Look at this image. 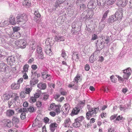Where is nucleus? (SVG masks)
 <instances>
[{
    "instance_id": "1",
    "label": "nucleus",
    "mask_w": 132,
    "mask_h": 132,
    "mask_svg": "<svg viewBox=\"0 0 132 132\" xmlns=\"http://www.w3.org/2000/svg\"><path fill=\"white\" fill-rule=\"evenodd\" d=\"M16 23L20 25L25 23L28 20L27 17L25 14L18 15L17 17Z\"/></svg>"
},
{
    "instance_id": "2",
    "label": "nucleus",
    "mask_w": 132,
    "mask_h": 132,
    "mask_svg": "<svg viewBox=\"0 0 132 132\" xmlns=\"http://www.w3.org/2000/svg\"><path fill=\"white\" fill-rule=\"evenodd\" d=\"M99 109V106L97 108H92L91 110L88 111L86 113V117L87 119L89 120L90 118L89 117H94L95 115H94V114H96L98 112Z\"/></svg>"
},
{
    "instance_id": "3",
    "label": "nucleus",
    "mask_w": 132,
    "mask_h": 132,
    "mask_svg": "<svg viewBox=\"0 0 132 132\" xmlns=\"http://www.w3.org/2000/svg\"><path fill=\"white\" fill-rule=\"evenodd\" d=\"M97 0H90L87 5L88 8L95 9L97 5Z\"/></svg>"
},
{
    "instance_id": "4",
    "label": "nucleus",
    "mask_w": 132,
    "mask_h": 132,
    "mask_svg": "<svg viewBox=\"0 0 132 132\" xmlns=\"http://www.w3.org/2000/svg\"><path fill=\"white\" fill-rule=\"evenodd\" d=\"M123 10L121 9H119L117 11L114 15L116 20L119 19L120 20L121 19L123 15Z\"/></svg>"
},
{
    "instance_id": "5",
    "label": "nucleus",
    "mask_w": 132,
    "mask_h": 132,
    "mask_svg": "<svg viewBox=\"0 0 132 132\" xmlns=\"http://www.w3.org/2000/svg\"><path fill=\"white\" fill-rule=\"evenodd\" d=\"M9 67L7 65L2 62L0 63V72H5L8 71Z\"/></svg>"
},
{
    "instance_id": "6",
    "label": "nucleus",
    "mask_w": 132,
    "mask_h": 132,
    "mask_svg": "<svg viewBox=\"0 0 132 132\" xmlns=\"http://www.w3.org/2000/svg\"><path fill=\"white\" fill-rule=\"evenodd\" d=\"M104 43L101 42L100 40H97L96 43L97 49L98 51L101 50L104 47Z\"/></svg>"
},
{
    "instance_id": "7",
    "label": "nucleus",
    "mask_w": 132,
    "mask_h": 132,
    "mask_svg": "<svg viewBox=\"0 0 132 132\" xmlns=\"http://www.w3.org/2000/svg\"><path fill=\"white\" fill-rule=\"evenodd\" d=\"M14 58V56L12 55L9 56L7 59L8 64L11 65H12L13 63H15Z\"/></svg>"
},
{
    "instance_id": "8",
    "label": "nucleus",
    "mask_w": 132,
    "mask_h": 132,
    "mask_svg": "<svg viewBox=\"0 0 132 132\" xmlns=\"http://www.w3.org/2000/svg\"><path fill=\"white\" fill-rule=\"evenodd\" d=\"M80 111V109L79 107H76L72 111L71 116H73L74 115L78 114Z\"/></svg>"
},
{
    "instance_id": "9",
    "label": "nucleus",
    "mask_w": 132,
    "mask_h": 132,
    "mask_svg": "<svg viewBox=\"0 0 132 132\" xmlns=\"http://www.w3.org/2000/svg\"><path fill=\"white\" fill-rule=\"evenodd\" d=\"M14 113V111L13 110L10 109L6 111V114L7 116L11 117L13 116Z\"/></svg>"
},
{
    "instance_id": "10",
    "label": "nucleus",
    "mask_w": 132,
    "mask_h": 132,
    "mask_svg": "<svg viewBox=\"0 0 132 132\" xmlns=\"http://www.w3.org/2000/svg\"><path fill=\"white\" fill-rule=\"evenodd\" d=\"M31 2L30 0H24L22 4L26 8H28L31 6Z\"/></svg>"
},
{
    "instance_id": "11",
    "label": "nucleus",
    "mask_w": 132,
    "mask_h": 132,
    "mask_svg": "<svg viewBox=\"0 0 132 132\" xmlns=\"http://www.w3.org/2000/svg\"><path fill=\"white\" fill-rule=\"evenodd\" d=\"M18 42V45H19V46L20 48H24L26 47V43L23 40H19Z\"/></svg>"
},
{
    "instance_id": "12",
    "label": "nucleus",
    "mask_w": 132,
    "mask_h": 132,
    "mask_svg": "<svg viewBox=\"0 0 132 132\" xmlns=\"http://www.w3.org/2000/svg\"><path fill=\"white\" fill-rule=\"evenodd\" d=\"M57 126V124L56 123H51L50 125V129L52 132H54Z\"/></svg>"
},
{
    "instance_id": "13",
    "label": "nucleus",
    "mask_w": 132,
    "mask_h": 132,
    "mask_svg": "<svg viewBox=\"0 0 132 132\" xmlns=\"http://www.w3.org/2000/svg\"><path fill=\"white\" fill-rule=\"evenodd\" d=\"M114 15H111L110 16L108 20V22L109 23H112L114 21L117 20Z\"/></svg>"
},
{
    "instance_id": "14",
    "label": "nucleus",
    "mask_w": 132,
    "mask_h": 132,
    "mask_svg": "<svg viewBox=\"0 0 132 132\" xmlns=\"http://www.w3.org/2000/svg\"><path fill=\"white\" fill-rule=\"evenodd\" d=\"M11 88L13 90H16L19 88L20 85L17 83H14L11 85Z\"/></svg>"
},
{
    "instance_id": "15",
    "label": "nucleus",
    "mask_w": 132,
    "mask_h": 132,
    "mask_svg": "<svg viewBox=\"0 0 132 132\" xmlns=\"http://www.w3.org/2000/svg\"><path fill=\"white\" fill-rule=\"evenodd\" d=\"M110 11L109 10H108L105 11L103 13V16L101 19V22H103L104 21L106 18L108 14V13L110 12Z\"/></svg>"
},
{
    "instance_id": "16",
    "label": "nucleus",
    "mask_w": 132,
    "mask_h": 132,
    "mask_svg": "<svg viewBox=\"0 0 132 132\" xmlns=\"http://www.w3.org/2000/svg\"><path fill=\"white\" fill-rule=\"evenodd\" d=\"M130 106V105L129 104L124 105L123 106H122V105H121L119 106V108L120 110L125 111V110L127 109Z\"/></svg>"
},
{
    "instance_id": "17",
    "label": "nucleus",
    "mask_w": 132,
    "mask_h": 132,
    "mask_svg": "<svg viewBox=\"0 0 132 132\" xmlns=\"http://www.w3.org/2000/svg\"><path fill=\"white\" fill-rule=\"evenodd\" d=\"M71 122L69 118H67L65 120L64 126L65 127H69Z\"/></svg>"
},
{
    "instance_id": "18",
    "label": "nucleus",
    "mask_w": 132,
    "mask_h": 132,
    "mask_svg": "<svg viewBox=\"0 0 132 132\" xmlns=\"http://www.w3.org/2000/svg\"><path fill=\"white\" fill-rule=\"evenodd\" d=\"M70 107L69 104L68 103H66L64 104V106L62 107V109L64 110L65 109V113H68L70 109Z\"/></svg>"
},
{
    "instance_id": "19",
    "label": "nucleus",
    "mask_w": 132,
    "mask_h": 132,
    "mask_svg": "<svg viewBox=\"0 0 132 132\" xmlns=\"http://www.w3.org/2000/svg\"><path fill=\"white\" fill-rule=\"evenodd\" d=\"M37 87L41 89H45L46 88V85L45 83H39L37 85Z\"/></svg>"
},
{
    "instance_id": "20",
    "label": "nucleus",
    "mask_w": 132,
    "mask_h": 132,
    "mask_svg": "<svg viewBox=\"0 0 132 132\" xmlns=\"http://www.w3.org/2000/svg\"><path fill=\"white\" fill-rule=\"evenodd\" d=\"M55 40L57 42L63 41H64V38L63 36H56L55 38Z\"/></svg>"
},
{
    "instance_id": "21",
    "label": "nucleus",
    "mask_w": 132,
    "mask_h": 132,
    "mask_svg": "<svg viewBox=\"0 0 132 132\" xmlns=\"http://www.w3.org/2000/svg\"><path fill=\"white\" fill-rule=\"evenodd\" d=\"M97 4L99 6H104L106 4L105 0H97Z\"/></svg>"
},
{
    "instance_id": "22",
    "label": "nucleus",
    "mask_w": 132,
    "mask_h": 132,
    "mask_svg": "<svg viewBox=\"0 0 132 132\" xmlns=\"http://www.w3.org/2000/svg\"><path fill=\"white\" fill-rule=\"evenodd\" d=\"M38 79H32L30 81V84L31 86H33L38 83Z\"/></svg>"
},
{
    "instance_id": "23",
    "label": "nucleus",
    "mask_w": 132,
    "mask_h": 132,
    "mask_svg": "<svg viewBox=\"0 0 132 132\" xmlns=\"http://www.w3.org/2000/svg\"><path fill=\"white\" fill-rule=\"evenodd\" d=\"M9 22L12 24L14 25L15 24V21L14 17L12 15H11L9 19Z\"/></svg>"
},
{
    "instance_id": "24",
    "label": "nucleus",
    "mask_w": 132,
    "mask_h": 132,
    "mask_svg": "<svg viewBox=\"0 0 132 132\" xmlns=\"http://www.w3.org/2000/svg\"><path fill=\"white\" fill-rule=\"evenodd\" d=\"M12 97V95H11L10 94H5L3 95V98L4 100H7Z\"/></svg>"
},
{
    "instance_id": "25",
    "label": "nucleus",
    "mask_w": 132,
    "mask_h": 132,
    "mask_svg": "<svg viewBox=\"0 0 132 132\" xmlns=\"http://www.w3.org/2000/svg\"><path fill=\"white\" fill-rule=\"evenodd\" d=\"M81 124L79 122L77 121L76 119L75 120V122L73 124V126L75 127H79L81 126Z\"/></svg>"
},
{
    "instance_id": "26",
    "label": "nucleus",
    "mask_w": 132,
    "mask_h": 132,
    "mask_svg": "<svg viewBox=\"0 0 132 132\" xmlns=\"http://www.w3.org/2000/svg\"><path fill=\"white\" fill-rule=\"evenodd\" d=\"M80 29L78 28H77L76 29L71 30V33L72 34H79L78 32L80 30Z\"/></svg>"
},
{
    "instance_id": "27",
    "label": "nucleus",
    "mask_w": 132,
    "mask_h": 132,
    "mask_svg": "<svg viewBox=\"0 0 132 132\" xmlns=\"http://www.w3.org/2000/svg\"><path fill=\"white\" fill-rule=\"evenodd\" d=\"M96 56L93 54H92L89 58V61L90 62L93 63L96 60Z\"/></svg>"
},
{
    "instance_id": "28",
    "label": "nucleus",
    "mask_w": 132,
    "mask_h": 132,
    "mask_svg": "<svg viewBox=\"0 0 132 132\" xmlns=\"http://www.w3.org/2000/svg\"><path fill=\"white\" fill-rule=\"evenodd\" d=\"M72 59L73 60H77V59L78 61L79 59L78 56V54L76 53H74L72 55Z\"/></svg>"
},
{
    "instance_id": "29",
    "label": "nucleus",
    "mask_w": 132,
    "mask_h": 132,
    "mask_svg": "<svg viewBox=\"0 0 132 132\" xmlns=\"http://www.w3.org/2000/svg\"><path fill=\"white\" fill-rule=\"evenodd\" d=\"M123 73L128 74L131 75V70L129 68H127V69L122 71Z\"/></svg>"
},
{
    "instance_id": "30",
    "label": "nucleus",
    "mask_w": 132,
    "mask_h": 132,
    "mask_svg": "<svg viewBox=\"0 0 132 132\" xmlns=\"http://www.w3.org/2000/svg\"><path fill=\"white\" fill-rule=\"evenodd\" d=\"M12 123L16 124L19 122V119L16 117H14L12 119Z\"/></svg>"
},
{
    "instance_id": "31",
    "label": "nucleus",
    "mask_w": 132,
    "mask_h": 132,
    "mask_svg": "<svg viewBox=\"0 0 132 132\" xmlns=\"http://www.w3.org/2000/svg\"><path fill=\"white\" fill-rule=\"evenodd\" d=\"M86 9V5L84 3H81L80 4V9L81 11H84Z\"/></svg>"
},
{
    "instance_id": "32",
    "label": "nucleus",
    "mask_w": 132,
    "mask_h": 132,
    "mask_svg": "<svg viewBox=\"0 0 132 132\" xmlns=\"http://www.w3.org/2000/svg\"><path fill=\"white\" fill-rule=\"evenodd\" d=\"M13 34L14 35L13 38L14 39L18 38L21 36V34L20 33L18 32H15Z\"/></svg>"
},
{
    "instance_id": "33",
    "label": "nucleus",
    "mask_w": 132,
    "mask_h": 132,
    "mask_svg": "<svg viewBox=\"0 0 132 132\" xmlns=\"http://www.w3.org/2000/svg\"><path fill=\"white\" fill-rule=\"evenodd\" d=\"M29 67V65L27 64H26L24 66L23 68V73H24H24H27L28 72Z\"/></svg>"
},
{
    "instance_id": "34",
    "label": "nucleus",
    "mask_w": 132,
    "mask_h": 132,
    "mask_svg": "<svg viewBox=\"0 0 132 132\" xmlns=\"http://www.w3.org/2000/svg\"><path fill=\"white\" fill-rule=\"evenodd\" d=\"M27 111V108L26 109L25 108H20L18 110V112L19 113L26 112Z\"/></svg>"
},
{
    "instance_id": "35",
    "label": "nucleus",
    "mask_w": 132,
    "mask_h": 132,
    "mask_svg": "<svg viewBox=\"0 0 132 132\" xmlns=\"http://www.w3.org/2000/svg\"><path fill=\"white\" fill-rule=\"evenodd\" d=\"M84 118L83 116H81L75 119L77 121H78L80 123L81 122L84 120Z\"/></svg>"
},
{
    "instance_id": "36",
    "label": "nucleus",
    "mask_w": 132,
    "mask_h": 132,
    "mask_svg": "<svg viewBox=\"0 0 132 132\" xmlns=\"http://www.w3.org/2000/svg\"><path fill=\"white\" fill-rule=\"evenodd\" d=\"M107 5H111L114 4L116 0H107Z\"/></svg>"
},
{
    "instance_id": "37",
    "label": "nucleus",
    "mask_w": 132,
    "mask_h": 132,
    "mask_svg": "<svg viewBox=\"0 0 132 132\" xmlns=\"http://www.w3.org/2000/svg\"><path fill=\"white\" fill-rule=\"evenodd\" d=\"M34 14L35 16L34 18L36 19L37 18H39L40 17V15L38 11H35V12Z\"/></svg>"
},
{
    "instance_id": "38",
    "label": "nucleus",
    "mask_w": 132,
    "mask_h": 132,
    "mask_svg": "<svg viewBox=\"0 0 132 132\" xmlns=\"http://www.w3.org/2000/svg\"><path fill=\"white\" fill-rule=\"evenodd\" d=\"M57 106L55 109V111L56 113H57V114H58L60 112V108L61 107V106L60 105H57Z\"/></svg>"
},
{
    "instance_id": "39",
    "label": "nucleus",
    "mask_w": 132,
    "mask_h": 132,
    "mask_svg": "<svg viewBox=\"0 0 132 132\" xmlns=\"http://www.w3.org/2000/svg\"><path fill=\"white\" fill-rule=\"evenodd\" d=\"M51 75L50 74H48L47 73L44 76H43L42 78L44 79H47V80H50L51 79Z\"/></svg>"
},
{
    "instance_id": "40",
    "label": "nucleus",
    "mask_w": 132,
    "mask_h": 132,
    "mask_svg": "<svg viewBox=\"0 0 132 132\" xmlns=\"http://www.w3.org/2000/svg\"><path fill=\"white\" fill-rule=\"evenodd\" d=\"M57 105H55V103H52L50 105V107L51 109H52L53 110H55L57 106Z\"/></svg>"
},
{
    "instance_id": "41",
    "label": "nucleus",
    "mask_w": 132,
    "mask_h": 132,
    "mask_svg": "<svg viewBox=\"0 0 132 132\" xmlns=\"http://www.w3.org/2000/svg\"><path fill=\"white\" fill-rule=\"evenodd\" d=\"M130 75H131L129 74L124 73L123 77L124 79L127 80Z\"/></svg>"
},
{
    "instance_id": "42",
    "label": "nucleus",
    "mask_w": 132,
    "mask_h": 132,
    "mask_svg": "<svg viewBox=\"0 0 132 132\" xmlns=\"http://www.w3.org/2000/svg\"><path fill=\"white\" fill-rule=\"evenodd\" d=\"M88 14L89 16V18H90L94 15V12L93 10H91L88 12Z\"/></svg>"
},
{
    "instance_id": "43",
    "label": "nucleus",
    "mask_w": 132,
    "mask_h": 132,
    "mask_svg": "<svg viewBox=\"0 0 132 132\" xmlns=\"http://www.w3.org/2000/svg\"><path fill=\"white\" fill-rule=\"evenodd\" d=\"M36 99L34 97H30L29 101L31 103H33L36 102Z\"/></svg>"
},
{
    "instance_id": "44",
    "label": "nucleus",
    "mask_w": 132,
    "mask_h": 132,
    "mask_svg": "<svg viewBox=\"0 0 132 132\" xmlns=\"http://www.w3.org/2000/svg\"><path fill=\"white\" fill-rule=\"evenodd\" d=\"M10 120L9 119H5L4 120L2 121V122L4 123V125L7 126L8 123L9 122Z\"/></svg>"
},
{
    "instance_id": "45",
    "label": "nucleus",
    "mask_w": 132,
    "mask_h": 132,
    "mask_svg": "<svg viewBox=\"0 0 132 132\" xmlns=\"http://www.w3.org/2000/svg\"><path fill=\"white\" fill-rule=\"evenodd\" d=\"M32 89L29 88H26L24 92L25 93L27 94H29L31 92Z\"/></svg>"
},
{
    "instance_id": "46",
    "label": "nucleus",
    "mask_w": 132,
    "mask_h": 132,
    "mask_svg": "<svg viewBox=\"0 0 132 132\" xmlns=\"http://www.w3.org/2000/svg\"><path fill=\"white\" fill-rule=\"evenodd\" d=\"M43 100L44 101L46 100L48 98L49 95L46 94L44 93L43 94Z\"/></svg>"
},
{
    "instance_id": "47",
    "label": "nucleus",
    "mask_w": 132,
    "mask_h": 132,
    "mask_svg": "<svg viewBox=\"0 0 132 132\" xmlns=\"http://www.w3.org/2000/svg\"><path fill=\"white\" fill-rule=\"evenodd\" d=\"M34 108L32 106H30L27 108V111H28L31 112H34Z\"/></svg>"
},
{
    "instance_id": "48",
    "label": "nucleus",
    "mask_w": 132,
    "mask_h": 132,
    "mask_svg": "<svg viewBox=\"0 0 132 132\" xmlns=\"http://www.w3.org/2000/svg\"><path fill=\"white\" fill-rule=\"evenodd\" d=\"M122 0L117 1L116 4L117 5L119 6H122Z\"/></svg>"
},
{
    "instance_id": "49",
    "label": "nucleus",
    "mask_w": 132,
    "mask_h": 132,
    "mask_svg": "<svg viewBox=\"0 0 132 132\" xmlns=\"http://www.w3.org/2000/svg\"><path fill=\"white\" fill-rule=\"evenodd\" d=\"M20 117L22 120H24L26 118V113L22 112L20 115Z\"/></svg>"
},
{
    "instance_id": "50",
    "label": "nucleus",
    "mask_w": 132,
    "mask_h": 132,
    "mask_svg": "<svg viewBox=\"0 0 132 132\" xmlns=\"http://www.w3.org/2000/svg\"><path fill=\"white\" fill-rule=\"evenodd\" d=\"M13 31L15 32H17L20 29V28L19 27H15L13 28Z\"/></svg>"
},
{
    "instance_id": "51",
    "label": "nucleus",
    "mask_w": 132,
    "mask_h": 132,
    "mask_svg": "<svg viewBox=\"0 0 132 132\" xmlns=\"http://www.w3.org/2000/svg\"><path fill=\"white\" fill-rule=\"evenodd\" d=\"M61 55L62 57L64 58V59L66 60V59L65 58V56H66V54L65 51L64 50H62V52L61 54Z\"/></svg>"
},
{
    "instance_id": "52",
    "label": "nucleus",
    "mask_w": 132,
    "mask_h": 132,
    "mask_svg": "<svg viewBox=\"0 0 132 132\" xmlns=\"http://www.w3.org/2000/svg\"><path fill=\"white\" fill-rule=\"evenodd\" d=\"M26 94L25 93L24 91H22L20 93V95L21 97L23 98H24L25 97V96Z\"/></svg>"
},
{
    "instance_id": "53",
    "label": "nucleus",
    "mask_w": 132,
    "mask_h": 132,
    "mask_svg": "<svg viewBox=\"0 0 132 132\" xmlns=\"http://www.w3.org/2000/svg\"><path fill=\"white\" fill-rule=\"evenodd\" d=\"M77 26V24L76 22H73L72 25V29H76V28Z\"/></svg>"
},
{
    "instance_id": "54",
    "label": "nucleus",
    "mask_w": 132,
    "mask_h": 132,
    "mask_svg": "<svg viewBox=\"0 0 132 132\" xmlns=\"http://www.w3.org/2000/svg\"><path fill=\"white\" fill-rule=\"evenodd\" d=\"M30 47L31 48L32 50H34L35 49L36 47V44L35 43H32V44L31 45Z\"/></svg>"
},
{
    "instance_id": "55",
    "label": "nucleus",
    "mask_w": 132,
    "mask_h": 132,
    "mask_svg": "<svg viewBox=\"0 0 132 132\" xmlns=\"http://www.w3.org/2000/svg\"><path fill=\"white\" fill-rule=\"evenodd\" d=\"M37 53H42V48L38 46L37 49Z\"/></svg>"
},
{
    "instance_id": "56",
    "label": "nucleus",
    "mask_w": 132,
    "mask_h": 132,
    "mask_svg": "<svg viewBox=\"0 0 132 132\" xmlns=\"http://www.w3.org/2000/svg\"><path fill=\"white\" fill-rule=\"evenodd\" d=\"M122 6L125 7L127 4V1L126 0H122Z\"/></svg>"
},
{
    "instance_id": "57",
    "label": "nucleus",
    "mask_w": 132,
    "mask_h": 132,
    "mask_svg": "<svg viewBox=\"0 0 132 132\" xmlns=\"http://www.w3.org/2000/svg\"><path fill=\"white\" fill-rule=\"evenodd\" d=\"M15 32H14L13 31H11L9 33V34L10 36H11L12 37L14 38V35L13 34Z\"/></svg>"
},
{
    "instance_id": "58",
    "label": "nucleus",
    "mask_w": 132,
    "mask_h": 132,
    "mask_svg": "<svg viewBox=\"0 0 132 132\" xmlns=\"http://www.w3.org/2000/svg\"><path fill=\"white\" fill-rule=\"evenodd\" d=\"M118 79V80L121 82L123 81L124 78H122L121 77L119 76L118 75H116Z\"/></svg>"
},
{
    "instance_id": "59",
    "label": "nucleus",
    "mask_w": 132,
    "mask_h": 132,
    "mask_svg": "<svg viewBox=\"0 0 132 132\" xmlns=\"http://www.w3.org/2000/svg\"><path fill=\"white\" fill-rule=\"evenodd\" d=\"M23 78H21L19 79L17 81V84H19L20 85V83H21L23 81Z\"/></svg>"
},
{
    "instance_id": "60",
    "label": "nucleus",
    "mask_w": 132,
    "mask_h": 132,
    "mask_svg": "<svg viewBox=\"0 0 132 132\" xmlns=\"http://www.w3.org/2000/svg\"><path fill=\"white\" fill-rule=\"evenodd\" d=\"M13 125V123L10 121L9 123H8L7 126L9 127H12Z\"/></svg>"
},
{
    "instance_id": "61",
    "label": "nucleus",
    "mask_w": 132,
    "mask_h": 132,
    "mask_svg": "<svg viewBox=\"0 0 132 132\" xmlns=\"http://www.w3.org/2000/svg\"><path fill=\"white\" fill-rule=\"evenodd\" d=\"M36 105L38 107H40L42 105V102L40 101H38L36 102Z\"/></svg>"
},
{
    "instance_id": "62",
    "label": "nucleus",
    "mask_w": 132,
    "mask_h": 132,
    "mask_svg": "<svg viewBox=\"0 0 132 132\" xmlns=\"http://www.w3.org/2000/svg\"><path fill=\"white\" fill-rule=\"evenodd\" d=\"M90 69L89 65L88 64H86L85 66V69L87 71H88Z\"/></svg>"
},
{
    "instance_id": "63",
    "label": "nucleus",
    "mask_w": 132,
    "mask_h": 132,
    "mask_svg": "<svg viewBox=\"0 0 132 132\" xmlns=\"http://www.w3.org/2000/svg\"><path fill=\"white\" fill-rule=\"evenodd\" d=\"M38 57L42 59H43L44 57L43 56V53H39Z\"/></svg>"
},
{
    "instance_id": "64",
    "label": "nucleus",
    "mask_w": 132,
    "mask_h": 132,
    "mask_svg": "<svg viewBox=\"0 0 132 132\" xmlns=\"http://www.w3.org/2000/svg\"><path fill=\"white\" fill-rule=\"evenodd\" d=\"M80 76H77L75 78V81H76V82H78V81L79 80V79H80Z\"/></svg>"
}]
</instances>
